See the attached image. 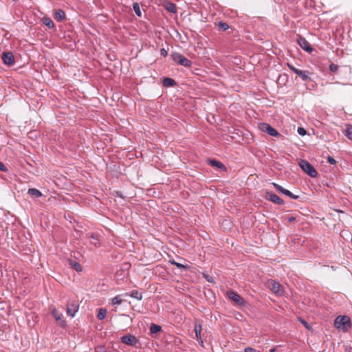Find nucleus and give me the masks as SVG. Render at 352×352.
I'll return each instance as SVG.
<instances>
[{"mask_svg": "<svg viewBox=\"0 0 352 352\" xmlns=\"http://www.w3.org/2000/svg\"><path fill=\"white\" fill-rule=\"evenodd\" d=\"M265 199L278 205H283L284 201L278 195L270 191L265 192Z\"/></svg>", "mask_w": 352, "mask_h": 352, "instance_id": "obj_9", "label": "nucleus"}, {"mask_svg": "<svg viewBox=\"0 0 352 352\" xmlns=\"http://www.w3.org/2000/svg\"><path fill=\"white\" fill-rule=\"evenodd\" d=\"M0 170L1 171H4V172H6L8 171V168H6V166L4 165L3 163H2L1 162H0Z\"/></svg>", "mask_w": 352, "mask_h": 352, "instance_id": "obj_37", "label": "nucleus"}, {"mask_svg": "<svg viewBox=\"0 0 352 352\" xmlns=\"http://www.w3.org/2000/svg\"><path fill=\"white\" fill-rule=\"evenodd\" d=\"M54 18L58 22L63 21L66 18L64 10L61 9L56 10L54 14Z\"/></svg>", "mask_w": 352, "mask_h": 352, "instance_id": "obj_15", "label": "nucleus"}, {"mask_svg": "<svg viewBox=\"0 0 352 352\" xmlns=\"http://www.w3.org/2000/svg\"><path fill=\"white\" fill-rule=\"evenodd\" d=\"M334 326L336 328L347 331L351 326V320L347 316H339L334 320Z\"/></svg>", "mask_w": 352, "mask_h": 352, "instance_id": "obj_1", "label": "nucleus"}, {"mask_svg": "<svg viewBox=\"0 0 352 352\" xmlns=\"http://www.w3.org/2000/svg\"><path fill=\"white\" fill-rule=\"evenodd\" d=\"M287 219L289 222H293L296 220V217H294L293 216H289V217H287Z\"/></svg>", "mask_w": 352, "mask_h": 352, "instance_id": "obj_39", "label": "nucleus"}, {"mask_svg": "<svg viewBox=\"0 0 352 352\" xmlns=\"http://www.w3.org/2000/svg\"><path fill=\"white\" fill-rule=\"evenodd\" d=\"M327 161L331 164H335L336 163V160L333 157H331V156H328L327 157Z\"/></svg>", "mask_w": 352, "mask_h": 352, "instance_id": "obj_35", "label": "nucleus"}, {"mask_svg": "<svg viewBox=\"0 0 352 352\" xmlns=\"http://www.w3.org/2000/svg\"><path fill=\"white\" fill-rule=\"evenodd\" d=\"M217 25L220 30L223 31L228 30L230 28L229 25L227 23L223 21H219Z\"/></svg>", "mask_w": 352, "mask_h": 352, "instance_id": "obj_23", "label": "nucleus"}, {"mask_svg": "<svg viewBox=\"0 0 352 352\" xmlns=\"http://www.w3.org/2000/svg\"><path fill=\"white\" fill-rule=\"evenodd\" d=\"M123 302V300L120 298V296H116L114 298L111 299V305H119Z\"/></svg>", "mask_w": 352, "mask_h": 352, "instance_id": "obj_25", "label": "nucleus"}, {"mask_svg": "<svg viewBox=\"0 0 352 352\" xmlns=\"http://www.w3.org/2000/svg\"><path fill=\"white\" fill-rule=\"evenodd\" d=\"M162 331V327L155 324H152L150 327L151 333H156Z\"/></svg>", "mask_w": 352, "mask_h": 352, "instance_id": "obj_22", "label": "nucleus"}, {"mask_svg": "<svg viewBox=\"0 0 352 352\" xmlns=\"http://www.w3.org/2000/svg\"><path fill=\"white\" fill-rule=\"evenodd\" d=\"M130 296L139 300L142 298V294L137 290H133L130 294Z\"/></svg>", "mask_w": 352, "mask_h": 352, "instance_id": "obj_24", "label": "nucleus"}, {"mask_svg": "<svg viewBox=\"0 0 352 352\" xmlns=\"http://www.w3.org/2000/svg\"><path fill=\"white\" fill-rule=\"evenodd\" d=\"M170 263L172 265L176 266L177 267H178L179 269H186L187 268V267L186 265L179 263H177L175 261H170Z\"/></svg>", "mask_w": 352, "mask_h": 352, "instance_id": "obj_30", "label": "nucleus"}, {"mask_svg": "<svg viewBox=\"0 0 352 352\" xmlns=\"http://www.w3.org/2000/svg\"><path fill=\"white\" fill-rule=\"evenodd\" d=\"M209 164L213 167H217L221 170L226 169L225 166L221 162L215 160H210L209 161Z\"/></svg>", "mask_w": 352, "mask_h": 352, "instance_id": "obj_18", "label": "nucleus"}, {"mask_svg": "<svg viewBox=\"0 0 352 352\" xmlns=\"http://www.w3.org/2000/svg\"><path fill=\"white\" fill-rule=\"evenodd\" d=\"M329 69L333 72H336L338 70V66L334 63L329 65Z\"/></svg>", "mask_w": 352, "mask_h": 352, "instance_id": "obj_32", "label": "nucleus"}, {"mask_svg": "<svg viewBox=\"0 0 352 352\" xmlns=\"http://www.w3.org/2000/svg\"><path fill=\"white\" fill-rule=\"evenodd\" d=\"M297 42L300 47L305 51L307 52H311L313 51V48L310 43L303 36L298 35Z\"/></svg>", "mask_w": 352, "mask_h": 352, "instance_id": "obj_8", "label": "nucleus"}, {"mask_svg": "<svg viewBox=\"0 0 352 352\" xmlns=\"http://www.w3.org/2000/svg\"><path fill=\"white\" fill-rule=\"evenodd\" d=\"M107 316V310L105 309L101 308L100 309L98 313V318L99 320H103Z\"/></svg>", "mask_w": 352, "mask_h": 352, "instance_id": "obj_26", "label": "nucleus"}, {"mask_svg": "<svg viewBox=\"0 0 352 352\" xmlns=\"http://www.w3.org/2000/svg\"><path fill=\"white\" fill-rule=\"evenodd\" d=\"M122 316H125L126 318H129L130 319V321L131 322L132 321V318L129 317V316L128 315H126V314H122Z\"/></svg>", "mask_w": 352, "mask_h": 352, "instance_id": "obj_40", "label": "nucleus"}, {"mask_svg": "<svg viewBox=\"0 0 352 352\" xmlns=\"http://www.w3.org/2000/svg\"><path fill=\"white\" fill-rule=\"evenodd\" d=\"M259 129L263 132H266L272 136H274V137L280 136V134L274 128H273L272 126H271L270 124H268L267 123L261 124L259 126Z\"/></svg>", "mask_w": 352, "mask_h": 352, "instance_id": "obj_7", "label": "nucleus"}, {"mask_svg": "<svg viewBox=\"0 0 352 352\" xmlns=\"http://www.w3.org/2000/svg\"><path fill=\"white\" fill-rule=\"evenodd\" d=\"M300 321L305 326V327L307 328V329H309L311 328V327L309 324V323L307 322H306L305 320H304L303 319L300 318Z\"/></svg>", "mask_w": 352, "mask_h": 352, "instance_id": "obj_34", "label": "nucleus"}, {"mask_svg": "<svg viewBox=\"0 0 352 352\" xmlns=\"http://www.w3.org/2000/svg\"><path fill=\"white\" fill-rule=\"evenodd\" d=\"M164 8L169 12L176 13L177 7L176 5L170 1H165L163 4Z\"/></svg>", "mask_w": 352, "mask_h": 352, "instance_id": "obj_14", "label": "nucleus"}, {"mask_svg": "<svg viewBox=\"0 0 352 352\" xmlns=\"http://www.w3.org/2000/svg\"><path fill=\"white\" fill-rule=\"evenodd\" d=\"M299 166L311 177H316L318 175V173L314 166L305 160H301L299 162Z\"/></svg>", "mask_w": 352, "mask_h": 352, "instance_id": "obj_3", "label": "nucleus"}, {"mask_svg": "<svg viewBox=\"0 0 352 352\" xmlns=\"http://www.w3.org/2000/svg\"><path fill=\"white\" fill-rule=\"evenodd\" d=\"M69 265L72 268L75 270L76 272L82 271L81 265L77 261L69 260Z\"/></svg>", "mask_w": 352, "mask_h": 352, "instance_id": "obj_19", "label": "nucleus"}, {"mask_svg": "<svg viewBox=\"0 0 352 352\" xmlns=\"http://www.w3.org/2000/svg\"><path fill=\"white\" fill-rule=\"evenodd\" d=\"M91 237L95 239V237L93 234H91Z\"/></svg>", "mask_w": 352, "mask_h": 352, "instance_id": "obj_41", "label": "nucleus"}, {"mask_svg": "<svg viewBox=\"0 0 352 352\" xmlns=\"http://www.w3.org/2000/svg\"><path fill=\"white\" fill-rule=\"evenodd\" d=\"M28 193L36 197H40L42 196L41 192L36 188H29Z\"/></svg>", "mask_w": 352, "mask_h": 352, "instance_id": "obj_21", "label": "nucleus"}, {"mask_svg": "<svg viewBox=\"0 0 352 352\" xmlns=\"http://www.w3.org/2000/svg\"><path fill=\"white\" fill-rule=\"evenodd\" d=\"M201 330H202L201 325L198 324L196 323L195 324V336H196L197 341L199 343L203 344V341H202L201 336Z\"/></svg>", "mask_w": 352, "mask_h": 352, "instance_id": "obj_16", "label": "nucleus"}, {"mask_svg": "<svg viewBox=\"0 0 352 352\" xmlns=\"http://www.w3.org/2000/svg\"><path fill=\"white\" fill-rule=\"evenodd\" d=\"M267 287L274 294L281 296L283 294L282 286L276 280L270 279L267 282Z\"/></svg>", "mask_w": 352, "mask_h": 352, "instance_id": "obj_4", "label": "nucleus"}, {"mask_svg": "<svg viewBox=\"0 0 352 352\" xmlns=\"http://www.w3.org/2000/svg\"><path fill=\"white\" fill-rule=\"evenodd\" d=\"M170 57L175 63H176L180 65H182V66H184L186 67H190L191 66V64H192L191 60H190L189 59L186 58L184 56H183L180 53L173 52L170 54Z\"/></svg>", "mask_w": 352, "mask_h": 352, "instance_id": "obj_2", "label": "nucleus"}, {"mask_svg": "<svg viewBox=\"0 0 352 352\" xmlns=\"http://www.w3.org/2000/svg\"><path fill=\"white\" fill-rule=\"evenodd\" d=\"M43 23L45 25L49 28H53L54 27V22L50 17L45 16L43 18Z\"/></svg>", "mask_w": 352, "mask_h": 352, "instance_id": "obj_20", "label": "nucleus"}, {"mask_svg": "<svg viewBox=\"0 0 352 352\" xmlns=\"http://www.w3.org/2000/svg\"><path fill=\"white\" fill-rule=\"evenodd\" d=\"M160 54L163 57H166L168 56V52H167V51L164 48H162L160 50Z\"/></svg>", "mask_w": 352, "mask_h": 352, "instance_id": "obj_36", "label": "nucleus"}, {"mask_svg": "<svg viewBox=\"0 0 352 352\" xmlns=\"http://www.w3.org/2000/svg\"><path fill=\"white\" fill-rule=\"evenodd\" d=\"M227 296L231 300L238 305L245 306L246 303L243 298L233 290H229L227 292Z\"/></svg>", "mask_w": 352, "mask_h": 352, "instance_id": "obj_6", "label": "nucleus"}, {"mask_svg": "<svg viewBox=\"0 0 352 352\" xmlns=\"http://www.w3.org/2000/svg\"><path fill=\"white\" fill-rule=\"evenodd\" d=\"M1 58L4 64L11 66L14 64V57L11 52H3L1 55Z\"/></svg>", "mask_w": 352, "mask_h": 352, "instance_id": "obj_10", "label": "nucleus"}, {"mask_svg": "<svg viewBox=\"0 0 352 352\" xmlns=\"http://www.w3.org/2000/svg\"><path fill=\"white\" fill-rule=\"evenodd\" d=\"M79 309L78 301L76 300H69L67 304V314L71 317H74L76 313Z\"/></svg>", "mask_w": 352, "mask_h": 352, "instance_id": "obj_5", "label": "nucleus"}, {"mask_svg": "<svg viewBox=\"0 0 352 352\" xmlns=\"http://www.w3.org/2000/svg\"><path fill=\"white\" fill-rule=\"evenodd\" d=\"M52 315L56 321L58 322L61 327H63L66 325L65 320L62 319V314L59 313L56 309H53L52 310Z\"/></svg>", "mask_w": 352, "mask_h": 352, "instance_id": "obj_13", "label": "nucleus"}, {"mask_svg": "<svg viewBox=\"0 0 352 352\" xmlns=\"http://www.w3.org/2000/svg\"><path fill=\"white\" fill-rule=\"evenodd\" d=\"M345 135L352 140V125H349L346 129Z\"/></svg>", "mask_w": 352, "mask_h": 352, "instance_id": "obj_29", "label": "nucleus"}, {"mask_svg": "<svg viewBox=\"0 0 352 352\" xmlns=\"http://www.w3.org/2000/svg\"><path fill=\"white\" fill-rule=\"evenodd\" d=\"M162 85L164 87H169L177 85V83L174 79L166 77L162 80Z\"/></svg>", "mask_w": 352, "mask_h": 352, "instance_id": "obj_17", "label": "nucleus"}, {"mask_svg": "<svg viewBox=\"0 0 352 352\" xmlns=\"http://www.w3.org/2000/svg\"><path fill=\"white\" fill-rule=\"evenodd\" d=\"M272 185L275 187V188L280 192L283 193L285 188L282 187L280 185L276 184V183H272Z\"/></svg>", "mask_w": 352, "mask_h": 352, "instance_id": "obj_31", "label": "nucleus"}, {"mask_svg": "<svg viewBox=\"0 0 352 352\" xmlns=\"http://www.w3.org/2000/svg\"><path fill=\"white\" fill-rule=\"evenodd\" d=\"M245 352H256V350L252 347H246L244 349Z\"/></svg>", "mask_w": 352, "mask_h": 352, "instance_id": "obj_38", "label": "nucleus"}, {"mask_svg": "<svg viewBox=\"0 0 352 352\" xmlns=\"http://www.w3.org/2000/svg\"><path fill=\"white\" fill-rule=\"evenodd\" d=\"M133 10L135 12V13L136 14L137 16H142V12H141V10H140V6L138 3H134L133 4Z\"/></svg>", "mask_w": 352, "mask_h": 352, "instance_id": "obj_27", "label": "nucleus"}, {"mask_svg": "<svg viewBox=\"0 0 352 352\" xmlns=\"http://www.w3.org/2000/svg\"><path fill=\"white\" fill-rule=\"evenodd\" d=\"M298 133L300 135H305L307 133L306 130L304 128L298 127Z\"/></svg>", "mask_w": 352, "mask_h": 352, "instance_id": "obj_33", "label": "nucleus"}, {"mask_svg": "<svg viewBox=\"0 0 352 352\" xmlns=\"http://www.w3.org/2000/svg\"><path fill=\"white\" fill-rule=\"evenodd\" d=\"M288 67L291 71L298 74L303 80H309V72L308 71H302L296 68L294 66L288 64Z\"/></svg>", "mask_w": 352, "mask_h": 352, "instance_id": "obj_11", "label": "nucleus"}, {"mask_svg": "<svg viewBox=\"0 0 352 352\" xmlns=\"http://www.w3.org/2000/svg\"><path fill=\"white\" fill-rule=\"evenodd\" d=\"M283 194H284V195L288 196L289 197H290L291 199H293L295 200L298 199V198H299L298 195H294L292 192H290L289 190H288L287 189H285Z\"/></svg>", "mask_w": 352, "mask_h": 352, "instance_id": "obj_28", "label": "nucleus"}, {"mask_svg": "<svg viewBox=\"0 0 352 352\" xmlns=\"http://www.w3.org/2000/svg\"><path fill=\"white\" fill-rule=\"evenodd\" d=\"M121 341L129 346H135L138 343L136 337L133 335H124L121 338Z\"/></svg>", "mask_w": 352, "mask_h": 352, "instance_id": "obj_12", "label": "nucleus"}]
</instances>
